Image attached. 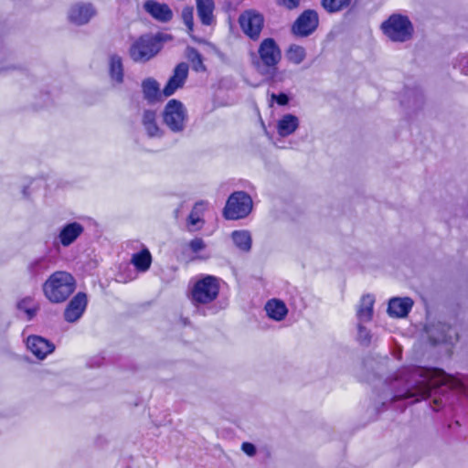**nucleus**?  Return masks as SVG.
<instances>
[{
    "mask_svg": "<svg viewBox=\"0 0 468 468\" xmlns=\"http://www.w3.org/2000/svg\"><path fill=\"white\" fill-rule=\"evenodd\" d=\"M282 60V50L272 37L263 38L256 53L251 54V64L259 74L270 82L281 80L279 64Z\"/></svg>",
    "mask_w": 468,
    "mask_h": 468,
    "instance_id": "1",
    "label": "nucleus"
},
{
    "mask_svg": "<svg viewBox=\"0 0 468 468\" xmlns=\"http://www.w3.org/2000/svg\"><path fill=\"white\" fill-rule=\"evenodd\" d=\"M45 297L52 303H65L76 290V280L64 271H54L42 286Z\"/></svg>",
    "mask_w": 468,
    "mask_h": 468,
    "instance_id": "2",
    "label": "nucleus"
},
{
    "mask_svg": "<svg viewBox=\"0 0 468 468\" xmlns=\"http://www.w3.org/2000/svg\"><path fill=\"white\" fill-rule=\"evenodd\" d=\"M163 41L161 34L141 35L132 43L129 55L134 62H147L162 49Z\"/></svg>",
    "mask_w": 468,
    "mask_h": 468,
    "instance_id": "3",
    "label": "nucleus"
},
{
    "mask_svg": "<svg viewBox=\"0 0 468 468\" xmlns=\"http://www.w3.org/2000/svg\"><path fill=\"white\" fill-rule=\"evenodd\" d=\"M220 291L219 279L214 275H203L196 280L190 288V300L195 305L213 303Z\"/></svg>",
    "mask_w": 468,
    "mask_h": 468,
    "instance_id": "4",
    "label": "nucleus"
},
{
    "mask_svg": "<svg viewBox=\"0 0 468 468\" xmlns=\"http://www.w3.org/2000/svg\"><path fill=\"white\" fill-rule=\"evenodd\" d=\"M383 34L392 42L403 43L412 38L414 27L410 18L401 14L390 15L380 26Z\"/></svg>",
    "mask_w": 468,
    "mask_h": 468,
    "instance_id": "5",
    "label": "nucleus"
},
{
    "mask_svg": "<svg viewBox=\"0 0 468 468\" xmlns=\"http://www.w3.org/2000/svg\"><path fill=\"white\" fill-rule=\"evenodd\" d=\"M417 374L420 378L417 383L420 385L421 399L436 395L439 388L447 386L450 378L442 369L436 367H422L417 370Z\"/></svg>",
    "mask_w": 468,
    "mask_h": 468,
    "instance_id": "6",
    "label": "nucleus"
},
{
    "mask_svg": "<svg viewBox=\"0 0 468 468\" xmlns=\"http://www.w3.org/2000/svg\"><path fill=\"white\" fill-rule=\"evenodd\" d=\"M252 207V198L248 193L235 191L227 199L222 215L225 219L238 220L248 217Z\"/></svg>",
    "mask_w": 468,
    "mask_h": 468,
    "instance_id": "7",
    "label": "nucleus"
},
{
    "mask_svg": "<svg viewBox=\"0 0 468 468\" xmlns=\"http://www.w3.org/2000/svg\"><path fill=\"white\" fill-rule=\"evenodd\" d=\"M164 123L174 133L182 132L187 121V111L176 99H171L165 104L163 113Z\"/></svg>",
    "mask_w": 468,
    "mask_h": 468,
    "instance_id": "8",
    "label": "nucleus"
},
{
    "mask_svg": "<svg viewBox=\"0 0 468 468\" xmlns=\"http://www.w3.org/2000/svg\"><path fill=\"white\" fill-rule=\"evenodd\" d=\"M239 27L243 34L252 41H258L264 28V16L255 9H246L239 16Z\"/></svg>",
    "mask_w": 468,
    "mask_h": 468,
    "instance_id": "9",
    "label": "nucleus"
},
{
    "mask_svg": "<svg viewBox=\"0 0 468 468\" xmlns=\"http://www.w3.org/2000/svg\"><path fill=\"white\" fill-rule=\"evenodd\" d=\"M319 26V15L314 9L303 10L291 26V33L296 37L311 36Z\"/></svg>",
    "mask_w": 468,
    "mask_h": 468,
    "instance_id": "10",
    "label": "nucleus"
},
{
    "mask_svg": "<svg viewBox=\"0 0 468 468\" xmlns=\"http://www.w3.org/2000/svg\"><path fill=\"white\" fill-rule=\"evenodd\" d=\"M189 67L186 62L178 63L174 70L172 76L168 79L166 84L162 90L165 97L172 96L177 90L182 89L187 80Z\"/></svg>",
    "mask_w": 468,
    "mask_h": 468,
    "instance_id": "11",
    "label": "nucleus"
},
{
    "mask_svg": "<svg viewBox=\"0 0 468 468\" xmlns=\"http://www.w3.org/2000/svg\"><path fill=\"white\" fill-rule=\"evenodd\" d=\"M88 304L87 294L82 292L76 293L64 310V319L68 323L78 321L84 314Z\"/></svg>",
    "mask_w": 468,
    "mask_h": 468,
    "instance_id": "12",
    "label": "nucleus"
},
{
    "mask_svg": "<svg viewBox=\"0 0 468 468\" xmlns=\"http://www.w3.org/2000/svg\"><path fill=\"white\" fill-rule=\"evenodd\" d=\"M27 346L30 352L38 359H44L55 349V346L52 342L38 335L28 336Z\"/></svg>",
    "mask_w": 468,
    "mask_h": 468,
    "instance_id": "13",
    "label": "nucleus"
},
{
    "mask_svg": "<svg viewBox=\"0 0 468 468\" xmlns=\"http://www.w3.org/2000/svg\"><path fill=\"white\" fill-rule=\"evenodd\" d=\"M144 9L154 19L162 23H167L173 18L171 8L165 3H159L155 0H146L144 4Z\"/></svg>",
    "mask_w": 468,
    "mask_h": 468,
    "instance_id": "14",
    "label": "nucleus"
},
{
    "mask_svg": "<svg viewBox=\"0 0 468 468\" xmlns=\"http://www.w3.org/2000/svg\"><path fill=\"white\" fill-rule=\"evenodd\" d=\"M96 14L91 4L80 3L71 6L69 18L77 25H84Z\"/></svg>",
    "mask_w": 468,
    "mask_h": 468,
    "instance_id": "15",
    "label": "nucleus"
},
{
    "mask_svg": "<svg viewBox=\"0 0 468 468\" xmlns=\"http://www.w3.org/2000/svg\"><path fill=\"white\" fill-rule=\"evenodd\" d=\"M413 301L409 298H393L388 305V313L392 317H406L410 312Z\"/></svg>",
    "mask_w": 468,
    "mask_h": 468,
    "instance_id": "16",
    "label": "nucleus"
},
{
    "mask_svg": "<svg viewBox=\"0 0 468 468\" xmlns=\"http://www.w3.org/2000/svg\"><path fill=\"white\" fill-rule=\"evenodd\" d=\"M84 229L79 222H72L65 225L59 234L58 239L64 247L72 244L83 232Z\"/></svg>",
    "mask_w": 468,
    "mask_h": 468,
    "instance_id": "17",
    "label": "nucleus"
},
{
    "mask_svg": "<svg viewBox=\"0 0 468 468\" xmlns=\"http://www.w3.org/2000/svg\"><path fill=\"white\" fill-rule=\"evenodd\" d=\"M264 310L270 319L277 322L282 321L288 314V308L284 302L277 298L267 301Z\"/></svg>",
    "mask_w": 468,
    "mask_h": 468,
    "instance_id": "18",
    "label": "nucleus"
},
{
    "mask_svg": "<svg viewBox=\"0 0 468 468\" xmlns=\"http://www.w3.org/2000/svg\"><path fill=\"white\" fill-rule=\"evenodd\" d=\"M197 16L204 26H211L215 22L213 0H196Z\"/></svg>",
    "mask_w": 468,
    "mask_h": 468,
    "instance_id": "19",
    "label": "nucleus"
},
{
    "mask_svg": "<svg viewBox=\"0 0 468 468\" xmlns=\"http://www.w3.org/2000/svg\"><path fill=\"white\" fill-rule=\"evenodd\" d=\"M156 112L153 110H145L143 113L142 123L149 137H161L164 133L156 121Z\"/></svg>",
    "mask_w": 468,
    "mask_h": 468,
    "instance_id": "20",
    "label": "nucleus"
},
{
    "mask_svg": "<svg viewBox=\"0 0 468 468\" xmlns=\"http://www.w3.org/2000/svg\"><path fill=\"white\" fill-rule=\"evenodd\" d=\"M153 262V257L147 248H143L140 251L133 253L131 258V263L138 272H146Z\"/></svg>",
    "mask_w": 468,
    "mask_h": 468,
    "instance_id": "21",
    "label": "nucleus"
},
{
    "mask_svg": "<svg viewBox=\"0 0 468 468\" xmlns=\"http://www.w3.org/2000/svg\"><path fill=\"white\" fill-rule=\"evenodd\" d=\"M143 92L145 100L149 103H154L162 101L163 92L160 90L159 83L154 79H147L143 82Z\"/></svg>",
    "mask_w": 468,
    "mask_h": 468,
    "instance_id": "22",
    "label": "nucleus"
},
{
    "mask_svg": "<svg viewBox=\"0 0 468 468\" xmlns=\"http://www.w3.org/2000/svg\"><path fill=\"white\" fill-rule=\"evenodd\" d=\"M299 126L298 118L292 114L283 115L278 122L277 131L282 136H289L293 133Z\"/></svg>",
    "mask_w": 468,
    "mask_h": 468,
    "instance_id": "23",
    "label": "nucleus"
},
{
    "mask_svg": "<svg viewBox=\"0 0 468 468\" xmlns=\"http://www.w3.org/2000/svg\"><path fill=\"white\" fill-rule=\"evenodd\" d=\"M374 302V298L371 295H365L361 298L356 314L360 321L368 322L372 319Z\"/></svg>",
    "mask_w": 468,
    "mask_h": 468,
    "instance_id": "24",
    "label": "nucleus"
},
{
    "mask_svg": "<svg viewBox=\"0 0 468 468\" xmlns=\"http://www.w3.org/2000/svg\"><path fill=\"white\" fill-rule=\"evenodd\" d=\"M286 58L290 63L299 65L306 58L305 48L300 45L292 44L286 50Z\"/></svg>",
    "mask_w": 468,
    "mask_h": 468,
    "instance_id": "25",
    "label": "nucleus"
},
{
    "mask_svg": "<svg viewBox=\"0 0 468 468\" xmlns=\"http://www.w3.org/2000/svg\"><path fill=\"white\" fill-rule=\"evenodd\" d=\"M236 247L243 251H249L251 248V237L246 230H235L231 234Z\"/></svg>",
    "mask_w": 468,
    "mask_h": 468,
    "instance_id": "26",
    "label": "nucleus"
},
{
    "mask_svg": "<svg viewBox=\"0 0 468 468\" xmlns=\"http://www.w3.org/2000/svg\"><path fill=\"white\" fill-rule=\"evenodd\" d=\"M352 0H320L321 6L328 14H335L346 9L351 5Z\"/></svg>",
    "mask_w": 468,
    "mask_h": 468,
    "instance_id": "27",
    "label": "nucleus"
},
{
    "mask_svg": "<svg viewBox=\"0 0 468 468\" xmlns=\"http://www.w3.org/2000/svg\"><path fill=\"white\" fill-rule=\"evenodd\" d=\"M110 74L111 77L118 83L123 80V69L122 58L119 56H112L110 61Z\"/></svg>",
    "mask_w": 468,
    "mask_h": 468,
    "instance_id": "28",
    "label": "nucleus"
},
{
    "mask_svg": "<svg viewBox=\"0 0 468 468\" xmlns=\"http://www.w3.org/2000/svg\"><path fill=\"white\" fill-rule=\"evenodd\" d=\"M17 308L27 314V320H31L36 315L38 306L34 303L32 297H25L17 303Z\"/></svg>",
    "mask_w": 468,
    "mask_h": 468,
    "instance_id": "29",
    "label": "nucleus"
},
{
    "mask_svg": "<svg viewBox=\"0 0 468 468\" xmlns=\"http://www.w3.org/2000/svg\"><path fill=\"white\" fill-rule=\"evenodd\" d=\"M181 18L186 27L187 32L192 33L194 31V7L186 5L182 9Z\"/></svg>",
    "mask_w": 468,
    "mask_h": 468,
    "instance_id": "30",
    "label": "nucleus"
},
{
    "mask_svg": "<svg viewBox=\"0 0 468 468\" xmlns=\"http://www.w3.org/2000/svg\"><path fill=\"white\" fill-rule=\"evenodd\" d=\"M190 61L192 64V69L198 72V71H205L206 66L203 62V57L202 55L196 49H192V55L190 56Z\"/></svg>",
    "mask_w": 468,
    "mask_h": 468,
    "instance_id": "31",
    "label": "nucleus"
},
{
    "mask_svg": "<svg viewBox=\"0 0 468 468\" xmlns=\"http://www.w3.org/2000/svg\"><path fill=\"white\" fill-rule=\"evenodd\" d=\"M279 7H282L288 11H292L300 6L301 0H274Z\"/></svg>",
    "mask_w": 468,
    "mask_h": 468,
    "instance_id": "32",
    "label": "nucleus"
},
{
    "mask_svg": "<svg viewBox=\"0 0 468 468\" xmlns=\"http://www.w3.org/2000/svg\"><path fill=\"white\" fill-rule=\"evenodd\" d=\"M188 246L193 253H198L206 248V243L201 238H195L189 241Z\"/></svg>",
    "mask_w": 468,
    "mask_h": 468,
    "instance_id": "33",
    "label": "nucleus"
},
{
    "mask_svg": "<svg viewBox=\"0 0 468 468\" xmlns=\"http://www.w3.org/2000/svg\"><path fill=\"white\" fill-rule=\"evenodd\" d=\"M197 207V204L194 207L193 210L188 215L187 223L189 226H195L201 221V218H199L197 212L196 211Z\"/></svg>",
    "mask_w": 468,
    "mask_h": 468,
    "instance_id": "34",
    "label": "nucleus"
},
{
    "mask_svg": "<svg viewBox=\"0 0 468 468\" xmlns=\"http://www.w3.org/2000/svg\"><path fill=\"white\" fill-rule=\"evenodd\" d=\"M271 98L273 100H275V101L281 105V106H284V105H287L288 102H289V97L285 94V93H279V94H272L271 95Z\"/></svg>",
    "mask_w": 468,
    "mask_h": 468,
    "instance_id": "35",
    "label": "nucleus"
},
{
    "mask_svg": "<svg viewBox=\"0 0 468 468\" xmlns=\"http://www.w3.org/2000/svg\"><path fill=\"white\" fill-rule=\"evenodd\" d=\"M241 450L249 456H253L256 453L255 446L248 441L242 443Z\"/></svg>",
    "mask_w": 468,
    "mask_h": 468,
    "instance_id": "36",
    "label": "nucleus"
},
{
    "mask_svg": "<svg viewBox=\"0 0 468 468\" xmlns=\"http://www.w3.org/2000/svg\"><path fill=\"white\" fill-rule=\"evenodd\" d=\"M414 396H415V394H413V393H407L405 395V398H410V397H414Z\"/></svg>",
    "mask_w": 468,
    "mask_h": 468,
    "instance_id": "37",
    "label": "nucleus"
},
{
    "mask_svg": "<svg viewBox=\"0 0 468 468\" xmlns=\"http://www.w3.org/2000/svg\"><path fill=\"white\" fill-rule=\"evenodd\" d=\"M433 402H434L435 404H439V402H441V399H438L437 398H434V399H433Z\"/></svg>",
    "mask_w": 468,
    "mask_h": 468,
    "instance_id": "38",
    "label": "nucleus"
}]
</instances>
